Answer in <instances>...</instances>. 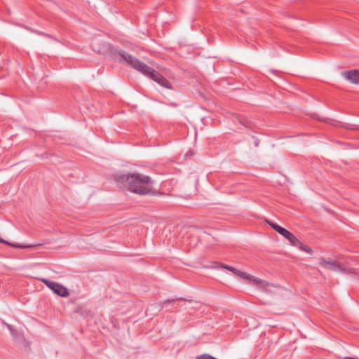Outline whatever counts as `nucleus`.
Masks as SVG:
<instances>
[{
    "label": "nucleus",
    "mask_w": 359,
    "mask_h": 359,
    "mask_svg": "<svg viewBox=\"0 0 359 359\" xmlns=\"http://www.w3.org/2000/svg\"><path fill=\"white\" fill-rule=\"evenodd\" d=\"M6 326H7L8 329L9 330V331L11 332V335L13 336V337L14 339H16L17 338V335H18L17 334V331L11 325L7 324Z\"/></svg>",
    "instance_id": "9b49d317"
},
{
    "label": "nucleus",
    "mask_w": 359,
    "mask_h": 359,
    "mask_svg": "<svg viewBox=\"0 0 359 359\" xmlns=\"http://www.w3.org/2000/svg\"><path fill=\"white\" fill-rule=\"evenodd\" d=\"M252 284L257 285L260 289H262L264 290H266V289L269 287L271 286V284H270L269 282L262 280L260 278H256V277H255V278H253Z\"/></svg>",
    "instance_id": "0eeeda50"
},
{
    "label": "nucleus",
    "mask_w": 359,
    "mask_h": 359,
    "mask_svg": "<svg viewBox=\"0 0 359 359\" xmlns=\"http://www.w3.org/2000/svg\"><path fill=\"white\" fill-rule=\"evenodd\" d=\"M297 247H298L301 250L306 252V253L311 254L313 252L312 249L309 246L304 245L300 241Z\"/></svg>",
    "instance_id": "1a4fd4ad"
},
{
    "label": "nucleus",
    "mask_w": 359,
    "mask_h": 359,
    "mask_svg": "<svg viewBox=\"0 0 359 359\" xmlns=\"http://www.w3.org/2000/svg\"><path fill=\"white\" fill-rule=\"evenodd\" d=\"M221 268L229 270V271H231L232 273H233L235 275H237L238 271V270L236 269V268H233L232 266L225 265V264H222Z\"/></svg>",
    "instance_id": "9d476101"
},
{
    "label": "nucleus",
    "mask_w": 359,
    "mask_h": 359,
    "mask_svg": "<svg viewBox=\"0 0 359 359\" xmlns=\"http://www.w3.org/2000/svg\"><path fill=\"white\" fill-rule=\"evenodd\" d=\"M91 47L93 51L100 54H106L112 52L116 57V60L118 62L125 63L130 66L163 87L168 89L172 88V86L167 79L161 75L158 72L123 50H113L111 46L105 43L102 39L95 38L91 43Z\"/></svg>",
    "instance_id": "f257e3e1"
},
{
    "label": "nucleus",
    "mask_w": 359,
    "mask_h": 359,
    "mask_svg": "<svg viewBox=\"0 0 359 359\" xmlns=\"http://www.w3.org/2000/svg\"><path fill=\"white\" fill-rule=\"evenodd\" d=\"M320 264L324 268L330 269L331 271H339L350 273H353L352 269H348L344 268L337 261L325 260L324 259H321V260L320 261Z\"/></svg>",
    "instance_id": "39448f33"
},
{
    "label": "nucleus",
    "mask_w": 359,
    "mask_h": 359,
    "mask_svg": "<svg viewBox=\"0 0 359 359\" xmlns=\"http://www.w3.org/2000/svg\"><path fill=\"white\" fill-rule=\"evenodd\" d=\"M40 280L48 288H50L55 294H57V295L62 297L69 296V292L65 286L57 283L50 281L46 278H41Z\"/></svg>",
    "instance_id": "20e7f679"
},
{
    "label": "nucleus",
    "mask_w": 359,
    "mask_h": 359,
    "mask_svg": "<svg viewBox=\"0 0 359 359\" xmlns=\"http://www.w3.org/2000/svg\"><path fill=\"white\" fill-rule=\"evenodd\" d=\"M175 302V299H168V300L164 302V304H165V303H171V302Z\"/></svg>",
    "instance_id": "f8f14e48"
},
{
    "label": "nucleus",
    "mask_w": 359,
    "mask_h": 359,
    "mask_svg": "<svg viewBox=\"0 0 359 359\" xmlns=\"http://www.w3.org/2000/svg\"><path fill=\"white\" fill-rule=\"evenodd\" d=\"M117 183L122 187L140 195L154 194L151 179L147 175L133 173L116 177Z\"/></svg>",
    "instance_id": "f03ea898"
},
{
    "label": "nucleus",
    "mask_w": 359,
    "mask_h": 359,
    "mask_svg": "<svg viewBox=\"0 0 359 359\" xmlns=\"http://www.w3.org/2000/svg\"><path fill=\"white\" fill-rule=\"evenodd\" d=\"M236 276H238V277H240L241 278H242L243 280H248L249 283H252L253 278H255V276H251L250 274H248V273L241 271L240 270H238Z\"/></svg>",
    "instance_id": "6e6552de"
},
{
    "label": "nucleus",
    "mask_w": 359,
    "mask_h": 359,
    "mask_svg": "<svg viewBox=\"0 0 359 359\" xmlns=\"http://www.w3.org/2000/svg\"><path fill=\"white\" fill-rule=\"evenodd\" d=\"M341 75L351 83L359 84V69L345 71L341 73Z\"/></svg>",
    "instance_id": "423d86ee"
},
{
    "label": "nucleus",
    "mask_w": 359,
    "mask_h": 359,
    "mask_svg": "<svg viewBox=\"0 0 359 359\" xmlns=\"http://www.w3.org/2000/svg\"><path fill=\"white\" fill-rule=\"evenodd\" d=\"M268 224L273 229L285 238L292 245L297 246L299 240L293 233L274 222H268Z\"/></svg>",
    "instance_id": "7ed1b4c3"
}]
</instances>
